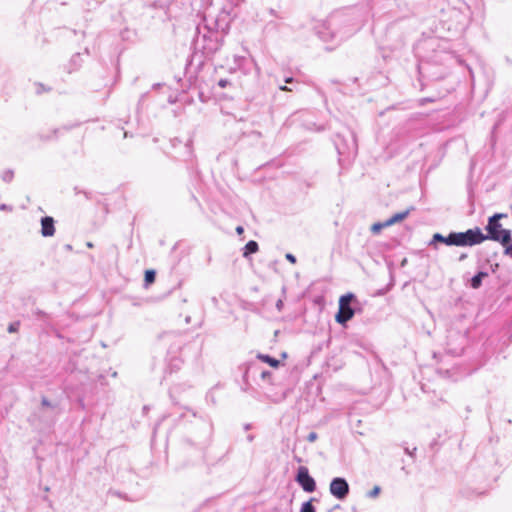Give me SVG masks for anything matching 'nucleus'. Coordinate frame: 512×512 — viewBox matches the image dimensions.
Returning a JSON list of instances; mask_svg holds the SVG:
<instances>
[{"instance_id":"nucleus-1","label":"nucleus","mask_w":512,"mask_h":512,"mask_svg":"<svg viewBox=\"0 0 512 512\" xmlns=\"http://www.w3.org/2000/svg\"><path fill=\"white\" fill-rule=\"evenodd\" d=\"M194 42L195 46L201 49L206 56L214 54L222 45L219 33L210 29L207 25L197 27Z\"/></svg>"},{"instance_id":"nucleus-2","label":"nucleus","mask_w":512,"mask_h":512,"mask_svg":"<svg viewBox=\"0 0 512 512\" xmlns=\"http://www.w3.org/2000/svg\"><path fill=\"white\" fill-rule=\"evenodd\" d=\"M507 217L506 214L496 213L489 217L486 230L488 232L487 239L500 242L503 246L511 242L512 234L510 230L502 229L500 219Z\"/></svg>"},{"instance_id":"nucleus-3","label":"nucleus","mask_w":512,"mask_h":512,"mask_svg":"<svg viewBox=\"0 0 512 512\" xmlns=\"http://www.w3.org/2000/svg\"><path fill=\"white\" fill-rule=\"evenodd\" d=\"M336 24L337 23L335 19H331L323 23L317 31L319 38L324 42H341L352 33V30L348 32H342L339 30L335 31Z\"/></svg>"},{"instance_id":"nucleus-4","label":"nucleus","mask_w":512,"mask_h":512,"mask_svg":"<svg viewBox=\"0 0 512 512\" xmlns=\"http://www.w3.org/2000/svg\"><path fill=\"white\" fill-rule=\"evenodd\" d=\"M455 246H474L487 239L481 229L476 227L465 232H454Z\"/></svg>"},{"instance_id":"nucleus-5","label":"nucleus","mask_w":512,"mask_h":512,"mask_svg":"<svg viewBox=\"0 0 512 512\" xmlns=\"http://www.w3.org/2000/svg\"><path fill=\"white\" fill-rule=\"evenodd\" d=\"M355 296L351 293L343 295L339 300V311L336 314V321L340 324H345L354 316V309L351 307V302Z\"/></svg>"},{"instance_id":"nucleus-6","label":"nucleus","mask_w":512,"mask_h":512,"mask_svg":"<svg viewBox=\"0 0 512 512\" xmlns=\"http://www.w3.org/2000/svg\"><path fill=\"white\" fill-rule=\"evenodd\" d=\"M335 146L340 155L354 156L357 152V142L352 133H349L348 139L337 135Z\"/></svg>"},{"instance_id":"nucleus-7","label":"nucleus","mask_w":512,"mask_h":512,"mask_svg":"<svg viewBox=\"0 0 512 512\" xmlns=\"http://www.w3.org/2000/svg\"><path fill=\"white\" fill-rule=\"evenodd\" d=\"M349 484L342 477L333 478L329 485V491L338 500H344L349 494Z\"/></svg>"},{"instance_id":"nucleus-8","label":"nucleus","mask_w":512,"mask_h":512,"mask_svg":"<svg viewBox=\"0 0 512 512\" xmlns=\"http://www.w3.org/2000/svg\"><path fill=\"white\" fill-rule=\"evenodd\" d=\"M296 481L299 483V485L305 492L312 493L316 489V482L309 475L308 468L305 466L299 467L296 475Z\"/></svg>"},{"instance_id":"nucleus-9","label":"nucleus","mask_w":512,"mask_h":512,"mask_svg":"<svg viewBox=\"0 0 512 512\" xmlns=\"http://www.w3.org/2000/svg\"><path fill=\"white\" fill-rule=\"evenodd\" d=\"M41 234L43 237H51L55 234L54 219L45 216L41 219Z\"/></svg>"},{"instance_id":"nucleus-10","label":"nucleus","mask_w":512,"mask_h":512,"mask_svg":"<svg viewBox=\"0 0 512 512\" xmlns=\"http://www.w3.org/2000/svg\"><path fill=\"white\" fill-rule=\"evenodd\" d=\"M249 60L245 56H234V66L230 68L232 72L242 71L244 74H248L250 72V68L248 67Z\"/></svg>"},{"instance_id":"nucleus-11","label":"nucleus","mask_w":512,"mask_h":512,"mask_svg":"<svg viewBox=\"0 0 512 512\" xmlns=\"http://www.w3.org/2000/svg\"><path fill=\"white\" fill-rule=\"evenodd\" d=\"M435 242H441L448 246H455L454 232L449 233L447 236L435 233L430 241V245H433Z\"/></svg>"},{"instance_id":"nucleus-12","label":"nucleus","mask_w":512,"mask_h":512,"mask_svg":"<svg viewBox=\"0 0 512 512\" xmlns=\"http://www.w3.org/2000/svg\"><path fill=\"white\" fill-rule=\"evenodd\" d=\"M412 210H414V207H410V208H408L407 210H405L403 212H399V213L394 214L393 216H391L389 219L386 220V225L392 226L395 223L403 221L405 218L408 217V215L410 214V212Z\"/></svg>"},{"instance_id":"nucleus-13","label":"nucleus","mask_w":512,"mask_h":512,"mask_svg":"<svg viewBox=\"0 0 512 512\" xmlns=\"http://www.w3.org/2000/svg\"><path fill=\"white\" fill-rule=\"evenodd\" d=\"M487 272H478L475 276L471 278L470 285L473 289H478L482 285L483 278L487 277Z\"/></svg>"},{"instance_id":"nucleus-14","label":"nucleus","mask_w":512,"mask_h":512,"mask_svg":"<svg viewBox=\"0 0 512 512\" xmlns=\"http://www.w3.org/2000/svg\"><path fill=\"white\" fill-rule=\"evenodd\" d=\"M258 249H259L258 243L256 241L251 240L245 245L243 256L246 258L250 254L256 253L258 251Z\"/></svg>"},{"instance_id":"nucleus-15","label":"nucleus","mask_w":512,"mask_h":512,"mask_svg":"<svg viewBox=\"0 0 512 512\" xmlns=\"http://www.w3.org/2000/svg\"><path fill=\"white\" fill-rule=\"evenodd\" d=\"M258 358H259L260 360H262L263 362H265V363L269 364L271 367H275V368H276V367H278V366H279V364H280V361H279V360H277V359H275V358H273V357H271V356H269V355L259 354V355H258Z\"/></svg>"},{"instance_id":"nucleus-16","label":"nucleus","mask_w":512,"mask_h":512,"mask_svg":"<svg viewBox=\"0 0 512 512\" xmlns=\"http://www.w3.org/2000/svg\"><path fill=\"white\" fill-rule=\"evenodd\" d=\"M156 273L154 270H147L145 272V278L144 281L146 284H151L155 281Z\"/></svg>"},{"instance_id":"nucleus-17","label":"nucleus","mask_w":512,"mask_h":512,"mask_svg":"<svg viewBox=\"0 0 512 512\" xmlns=\"http://www.w3.org/2000/svg\"><path fill=\"white\" fill-rule=\"evenodd\" d=\"M1 178H2V180H3L4 182H7V183L11 182V181L13 180V178H14V172H13V170H10V169L5 170V171L2 173Z\"/></svg>"},{"instance_id":"nucleus-18","label":"nucleus","mask_w":512,"mask_h":512,"mask_svg":"<svg viewBox=\"0 0 512 512\" xmlns=\"http://www.w3.org/2000/svg\"><path fill=\"white\" fill-rule=\"evenodd\" d=\"M315 511H316V509L312 505V500L303 503L301 506V509H300V512H315Z\"/></svg>"},{"instance_id":"nucleus-19","label":"nucleus","mask_w":512,"mask_h":512,"mask_svg":"<svg viewBox=\"0 0 512 512\" xmlns=\"http://www.w3.org/2000/svg\"><path fill=\"white\" fill-rule=\"evenodd\" d=\"M390 225H386V221L384 222H378L372 225L371 230L374 233L380 232L383 228L389 227Z\"/></svg>"},{"instance_id":"nucleus-20","label":"nucleus","mask_w":512,"mask_h":512,"mask_svg":"<svg viewBox=\"0 0 512 512\" xmlns=\"http://www.w3.org/2000/svg\"><path fill=\"white\" fill-rule=\"evenodd\" d=\"M20 327V322L16 321V322H13L11 323L9 326H8V332L9 333H14V332H17L18 329Z\"/></svg>"},{"instance_id":"nucleus-21","label":"nucleus","mask_w":512,"mask_h":512,"mask_svg":"<svg viewBox=\"0 0 512 512\" xmlns=\"http://www.w3.org/2000/svg\"><path fill=\"white\" fill-rule=\"evenodd\" d=\"M381 491V488L379 486H375L371 491L368 493V497L370 498H376Z\"/></svg>"},{"instance_id":"nucleus-22","label":"nucleus","mask_w":512,"mask_h":512,"mask_svg":"<svg viewBox=\"0 0 512 512\" xmlns=\"http://www.w3.org/2000/svg\"><path fill=\"white\" fill-rule=\"evenodd\" d=\"M80 60H81V56L79 53L72 56L71 63L76 65L75 69L80 65V63H79Z\"/></svg>"},{"instance_id":"nucleus-23","label":"nucleus","mask_w":512,"mask_h":512,"mask_svg":"<svg viewBox=\"0 0 512 512\" xmlns=\"http://www.w3.org/2000/svg\"><path fill=\"white\" fill-rule=\"evenodd\" d=\"M35 86H36V93H37V94H41V93H43L44 91H48V90H49V89H46V88L44 87V85H43V84H41V83H37Z\"/></svg>"},{"instance_id":"nucleus-24","label":"nucleus","mask_w":512,"mask_h":512,"mask_svg":"<svg viewBox=\"0 0 512 512\" xmlns=\"http://www.w3.org/2000/svg\"><path fill=\"white\" fill-rule=\"evenodd\" d=\"M317 438H318V435H317V433H316V432H310V433L308 434V436H307V440H308L309 442H314V441H316V440H317Z\"/></svg>"},{"instance_id":"nucleus-25","label":"nucleus","mask_w":512,"mask_h":512,"mask_svg":"<svg viewBox=\"0 0 512 512\" xmlns=\"http://www.w3.org/2000/svg\"><path fill=\"white\" fill-rule=\"evenodd\" d=\"M504 247H505L504 253L512 258V244L508 243Z\"/></svg>"},{"instance_id":"nucleus-26","label":"nucleus","mask_w":512,"mask_h":512,"mask_svg":"<svg viewBox=\"0 0 512 512\" xmlns=\"http://www.w3.org/2000/svg\"><path fill=\"white\" fill-rule=\"evenodd\" d=\"M285 258H286L289 262H291L292 264H295V263H296V257H295L293 254H291V253H287V254H286V256H285Z\"/></svg>"},{"instance_id":"nucleus-27","label":"nucleus","mask_w":512,"mask_h":512,"mask_svg":"<svg viewBox=\"0 0 512 512\" xmlns=\"http://www.w3.org/2000/svg\"><path fill=\"white\" fill-rule=\"evenodd\" d=\"M218 85L221 87V88H225L229 85V81L227 79H220L219 82H218Z\"/></svg>"},{"instance_id":"nucleus-28","label":"nucleus","mask_w":512,"mask_h":512,"mask_svg":"<svg viewBox=\"0 0 512 512\" xmlns=\"http://www.w3.org/2000/svg\"><path fill=\"white\" fill-rule=\"evenodd\" d=\"M41 404L42 406H45V407H50L51 406V403L49 402V400L45 397L42 398L41 400Z\"/></svg>"},{"instance_id":"nucleus-29","label":"nucleus","mask_w":512,"mask_h":512,"mask_svg":"<svg viewBox=\"0 0 512 512\" xmlns=\"http://www.w3.org/2000/svg\"><path fill=\"white\" fill-rule=\"evenodd\" d=\"M270 376H271V373H270L269 371H263V372L261 373V377H262L263 379H266V378H268V377H270Z\"/></svg>"},{"instance_id":"nucleus-30","label":"nucleus","mask_w":512,"mask_h":512,"mask_svg":"<svg viewBox=\"0 0 512 512\" xmlns=\"http://www.w3.org/2000/svg\"><path fill=\"white\" fill-rule=\"evenodd\" d=\"M283 307V301L279 299L276 303V308L280 311Z\"/></svg>"},{"instance_id":"nucleus-31","label":"nucleus","mask_w":512,"mask_h":512,"mask_svg":"<svg viewBox=\"0 0 512 512\" xmlns=\"http://www.w3.org/2000/svg\"><path fill=\"white\" fill-rule=\"evenodd\" d=\"M236 232H237V234L241 235V234L244 232L243 227H242V226H238V227L236 228Z\"/></svg>"},{"instance_id":"nucleus-32","label":"nucleus","mask_w":512,"mask_h":512,"mask_svg":"<svg viewBox=\"0 0 512 512\" xmlns=\"http://www.w3.org/2000/svg\"><path fill=\"white\" fill-rule=\"evenodd\" d=\"M279 89L282 90V91H291L292 90V89L288 88L285 85L279 86Z\"/></svg>"},{"instance_id":"nucleus-33","label":"nucleus","mask_w":512,"mask_h":512,"mask_svg":"<svg viewBox=\"0 0 512 512\" xmlns=\"http://www.w3.org/2000/svg\"><path fill=\"white\" fill-rule=\"evenodd\" d=\"M247 440H248L249 442H252V441L254 440V435H252V434L248 435V436H247Z\"/></svg>"},{"instance_id":"nucleus-34","label":"nucleus","mask_w":512,"mask_h":512,"mask_svg":"<svg viewBox=\"0 0 512 512\" xmlns=\"http://www.w3.org/2000/svg\"><path fill=\"white\" fill-rule=\"evenodd\" d=\"M0 209L1 210H8V206L6 204H1L0 205Z\"/></svg>"},{"instance_id":"nucleus-35","label":"nucleus","mask_w":512,"mask_h":512,"mask_svg":"<svg viewBox=\"0 0 512 512\" xmlns=\"http://www.w3.org/2000/svg\"><path fill=\"white\" fill-rule=\"evenodd\" d=\"M466 257H467L466 254H461L459 257V261H463L464 259H466Z\"/></svg>"},{"instance_id":"nucleus-36","label":"nucleus","mask_w":512,"mask_h":512,"mask_svg":"<svg viewBox=\"0 0 512 512\" xmlns=\"http://www.w3.org/2000/svg\"><path fill=\"white\" fill-rule=\"evenodd\" d=\"M293 82V78L291 77H288L285 79V83H292Z\"/></svg>"},{"instance_id":"nucleus-37","label":"nucleus","mask_w":512,"mask_h":512,"mask_svg":"<svg viewBox=\"0 0 512 512\" xmlns=\"http://www.w3.org/2000/svg\"><path fill=\"white\" fill-rule=\"evenodd\" d=\"M405 452L409 455H412L413 453L411 452V450H409L408 448L405 449Z\"/></svg>"},{"instance_id":"nucleus-38","label":"nucleus","mask_w":512,"mask_h":512,"mask_svg":"<svg viewBox=\"0 0 512 512\" xmlns=\"http://www.w3.org/2000/svg\"><path fill=\"white\" fill-rule=\"evenodd\" d=\"M86 245H87L88 248H92L93 247V244L91 242H87Z\"/></svg>"},{"instance_id":"nucleus-39","label":"nucleus","mask_w":512,"mask_h":512,"mask_svg":"<svg viewBox=\"0 0 512 512\" xmlns=\"http://www.w3.org/2000/svg\"><path fill=\"white\" fill-rule=\"evenodd\" d=\"M250 427H251V426H250V424H246V425L244 426L245 430L250 429Z\"/></svg>"},{"instance_id":"nucleus-40","label":"nucleus","mask_w":512,"mask_h":512,"mask_svg":"<svg viewBox=\"0 0 512 512\" xmlns=\"http://www.w3.org/2000/svg\"><path fill=\"white\" fill-rule=\"evenodd\" d=\"M57 132H58V130H57V129H55V130L53 131V134H54V135H56V134H57Z\"/></svg>"},{"instance_id":"nucleus-41","label":"nucleus","mask_w":512,"mask_h":512,"mask_svg":"<svg viewBox=\"0 0 512 512\" xmlns=\"http://www.w3.org/2000/svg\"><path fill=\"white\" fill-rule=\"evenodd\" d=\"M50 138H51L50 136H45V137H44V139H45V140H48V139H50Z\"/></svg>"},{"instance_id":"nucleus-42","label":"nucleus","mask_w":512,"mask_h":512,"mask_svg":"<svg viewBox=\"0 0 512 512\" xmlns=\"http://www.w3.org/2000/svg\"><path fill=\"white\" fill-rule=\"evenodd\" d=\"M328 512H332V510H329Z\"/></svg>"}]
</instances>
